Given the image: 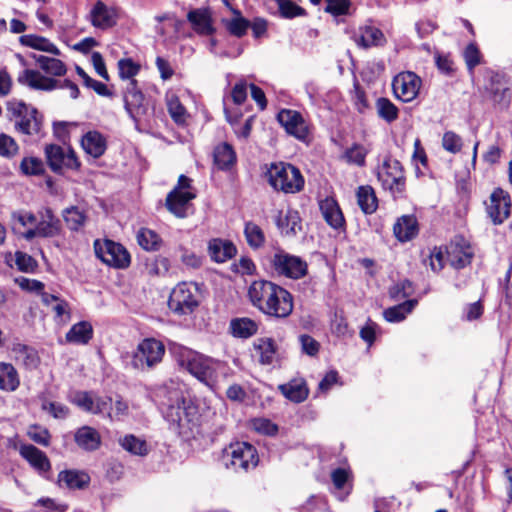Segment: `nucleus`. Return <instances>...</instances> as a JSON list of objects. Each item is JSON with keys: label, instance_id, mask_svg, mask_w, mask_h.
I'll return each instance as SVG.
<instances>
[{"label": "nucleus", "instance_id": "ddd939ff", "mask_svg": "<svg viewBox=\"0 0 512 512\" xmlns=\"http://www.w3.org/2000/svg\"><path fill=\"white\" fill-rule=\"evenodd\" d=\"M45 156L50 169L60 173L63 169L77 170L80 161L73 149L50 144L45 147Z\"/></svg>", "mask_w": 512, "mask_h": 512}, {"label": "nucleus", "instance_id": "a19ab883", "mask_svg": "<svg viewBox=\"0 0 512 512\" xmlns=\"http://www.w3.org/2000/svg\"><path fill=\"white\" fill-rule=\"evenodd\" d=\"M260 362L262 364L275 366L279 363L277 346L271 338H262L258 343Z\"/></svg>", "mask_w": 512, "mask_h": 512}, {"label": "nucleus", "instance_id": "7c9ffc66", "mask_svg": "<svg viewBox=\"0 0 512 512\" xmlns=\"http://www.w3.org/2000/svg\"><path fill=\"white\" fill-rule=\"evenodd\" d=\"M209 254L215 262L223 263L236 254V247L230 241L213 239L209 242Z\"/></svg>", "mask_w": 512, "mask_h": 512}, {"label": "nucleus", "instance_id": "a878e982", "mask_svg": "<svg viewBox=\"0 0 512 512\" xmlns=\"http://www.w3.org/2000/svg\"><path fill=\"white\" fill-rule=\"evenodd\" d=\"M20 454L40 474L47 473L51 469V463L46 454L33 445L21 446Z\"/></svg>", "mask_w": 512, "mask_h": 512}, {"label": "nucleus", "instance_id": "6e6552de", "mask_svg": "<svg viewBox=\"0 0 512 512\" xmlns=\"http://www.w3.org/2000/svg\"><path fill=\"white\" fill-rule=\"evenodd\" d=\"M255 455L256 449L253 445L248 442H236L223 451L222 461L227 468L247 472L256 467Z\"/></svg>", "mask_w": 512, "mask_h": 512}, {"label": "nucleus", "instance_id": "774afa93", "mask_svg": "<svg viewBox=\"0 0 512 512\" xmlns=\"http://www.w3.org/2000/svg\"><path fill=\"white\" fill-rule=\"evenodd\" d=\"M377 328L378 325L371 320H369L367 324L361 328L360 337L368 344V346H371L374 343Z\"/></svg>", "mask_w": 512, "mask_h": 512}, {"label": "nucleus", "instance_id": "cd10ccee", "mask_svg": "<svg viewBox=\"0 0 512 512\" xmlns=\"http://www.w3.org/2000/svg\"><path fill=\"white\" fill-rule=\"evenodd\" d=\"M74 440L78 447L85 451H95L101 445L99 432L90 426H82L77 429Z\"/></svg>", "mask_w": 512, "mask_h": 512}, {"label": "nucleus", "instance_id": "393cba45", "mask_svg": "<svg viewBox=\"0 0 512 512\" xmlns=\"http://www.w3.org/2000/svg\"><path fill=\"white\" fill-rule=\"evenodd\" d=\"M418 221L414 215H403L397 219L393 226L394 236L400 242L412 240L418 234Z\"/></svg>", "mask_w": 512, "mask_h": 512}, {"label": "nucleus", "instance_id": "4468645a", "mask_svg": "<svg viewBox=\"0 0 512 512\" xmlns=\"http://www.w3.org/2000/svg\"><path fill=\"white\" fill-rule=\"evenodd\" d=\"M277 120L288 135L304 143L310 141L308 124L300 112L292 109H282L277 114Z\"/></svg>", "mask_w": 512, "mask_h": 512}, {"label": "nucleus", "instance_id": "423d86ee", "mask_svg": "<svg viewBox=\"0 0 512 512\" xmlns=\"http://www.w3.org/2000/svg\"><path fill=\"white\" fill-rule=\"evenodd\" d=\"M199 287L197 283H179L170 293L169 309L176 315H189L199 306Z\"/></svg>", "mask_w": 512, "mask_h": 512}, {"label": "nucleus", "instance_id": "69168bd1", "mask_svg": "<svg viewBox=\"0 0 512 512\" xmlns=\"http://www.w3.org/2000/svg\"><path fill=\"white\" fill-rule=\"evenodd\" d=\"M484 312V307L481 300L466 305L464 308V317L467 321H474L479 319Z\"/></svg>", "mask_w": 512, "mask_h": 512}, {"label": "nucleus", "instance_id": "09e8293b", "mask_svg": "<svg viewBox=\"0 0 512 512\" xmlns=\"http://www.w3.org/2000/svg\"><path fill=\"white\" fill-rule=\"evenodd\" d=\"M20 170L24 175H42L45 171L41 159L36 157H24L20 163Z\"/></svg>", "mask_w": 512, "mask_h": 512}, {"label": "nucleus", "instance_id": "1a4fd4ad", "mask_svg": "<svg viewBox=\"0 0 512 512\" xmlns=\"http://www.w3.org/2000/svg\"><path fill=\"white\" fill-rule=\"evenodd\" d=\"M164 354L165 346L161 341L146 338L138 344L133 353L131 364L135 369L148 370L160 363Z\"/></svg>", "mask_w": 512, "mask_h": 512}, {"label": "nucleus", "instance_id": "79ce46f5", "mask_svg": "<svg viewBox=\"0 0 512 512\" xmlns=\"http://www.w3.org/2000/svg\"><path fill=\"white\" fill-rule=\"evenodd\" d=\"M19 385V379L15 368L8 363H0V389L13 391Z\"/></svg>", "mask_w": 512, "mask_h": 512}, {"label": "nucleus", "instance_id": "9d476101", "mask_svg": "<svg viewBox=\"0 0 512 512\" xmlns=\"http://www.w3.org/2000/svg\"><path fill=\"white\" fill-rule=\"evenodd\" d=\"M94 251L96 257L110 267L124 269L130 265V254L120 243L109 239H97L94 241Z\"/></svg>", "mask_w": 512, "mask_h": 512}, {"label": "nucleus", "instance_id": "c9c22d12", "mask_svg": "<svg viewBox=\"0 0 512 512\" xmlns=\"http://www.w3.org/2000/svg\"><path fill=\"white\" fill-rule=\"evenodd\" d=\"M229 331L235 338L247 339L256 333V323L250 318H234L230 321Z\"/></svg>", "mask_w": 512, "mask_h": 512}, {"label": "nucleus", "instance_id": "f704fd0d", "mask_svg": "<svg viewBox=\"0 0 512 512\" xmlns=\"http://www.w3.org/2000/svg\"><path fill=\"white\" fill-rule=\"evenodd\" d=\"M356 196L357 203L364 214H372L377 210L378 200L371 186H360Z\"/></svg>", "mask_w": 512, "mask_h": 512}, {"label": "nucleus", "instance_id": "0eeeda50", "mask_svg": "<svg viewBox=\"0 0 512 512\" xmlns=\"http://www.w3.org/2000/svg\"><path fill=\"white\" fill-rule=\"evenodd\" d=\"M7 111L15 118V128L25 135H36L40 132L42 118L34 107L28 106L25 102L11 99L7 102Z\"/></svg>", "mask_w": 512, "mask_h": 512}, {"label": "nucleus", "instance_id": "37998d69", "mask_svg": "<svg viewBox=\"0 0 512 512\" xmlns=\"http://www.w3.org/2000/svg\"><path fill=\"white\" fill-rule=\"evenodd\" d=\"M368 153V149H366L363 145L359 143H354L351 147L346 149L342 158L345 159V161L348 164L363 167L365 166L366 156L368 155Z\"/></svg>", "mask_w": 512, "mask_h": 512}, {"label": "nucleus", "instance_id": "4d7b16f0", "mask_svg": "<svg viewBox=\"0 0 512 512\" xmlns=\"http://www.w3.org/2000/svg\"><path fill=\"white\" fill-rule=\"evenodd\" d=\"M15 263L17 268L25 273L34 272L37 268L36 260L32 256L21 251H17L15 253Z\"/></svg>", "mask_w": 512, "mask_h": 512}, {"label": "nucleus", "instance_id": "a18cd8bd", "mask_svg": "<svg viewBox=\"0 0 512 512\" xmlns=\"http://www.w3.org/2000/svg\"><path fill=\"white\" fill-rule=\"evenodd\" d=\"M118 70L119 76L125 82V85L130 81L137 83L134 77L140 72V65L131 58L120 59L118 61Z\"/></svg>", "mask_w": 512, "mask_h": 512}, {"label": "nucleus", "instance_id": "c03bdc74", "mask_svg": "<svg viewBox=\"0 0 512 512\" xmlns=\"http://www.w3.org/2000/svg\"><path fill=\"white\" fill-rule=\"evenodd\" d=\"M120 445L124 450L134 455L144 456L148 453V446L146 441L132 434L121 438Z\"/></svg>", "mask_w": 512, "mask_h": 512}, {"label": "nucleus", "instance_id": "4c0bfd02", "mask_svg": "<svg viewBox=\"0 0 512 512\" xmlns=\"http://www.w3.org/2000/svg\"><path fill=\"white\" fill-rule=\"evenodd\" d=\"M214 164L220 170L229 169L236 161L235 152L228 143H222L215 147L214 153Z\"/></svg>", "mask_w": 512, "mask_h": 512}, {"label": "nucleus", "instance_id": "a211bd4d", "mask_svg": "<svg viewBox=\"0 0 512 512\" xmlns=\"http://www.w3.org/2000/svg\"><path fill=\"white\" fill-rule=\"evenodd\" d=\"M474 257V251L469 244L452 241L446 248V258L450 266L459 270L468 266Z\"/></svg>", "mask_w": 512, "mask_h": 512}, {"label": "nucleus", "instance_id": "39448f33", "mask_svg": "<svg viewBox=\"0 0 512 512\" xmlns=\"http://www.w3.org/2000/svg\"><path fill=\"white\" fill-rule=\"evenodd\" d=\"M268 183L277 191L297 193L304 187V178L300 170L290 163H272L264 173Z\"/></svg>", "mask_w": 512, "mask_h": 512}, {"label": "nucleus", "instance_id": "b1692460", "mask_svg": "<svg viewBox=\"0 0 512 512\" xmlns=\"http://www.w3.org/2000/svg\"><path fill=\"white\" fill-rule=\"evenodd\" d=\"M90 476L85 471L67 469L58 474V485L68 489H85L90 484Z\"/></svg>", "mask_w": 512, "mask_h": 512}, {"label": "nucleus", "instance_id": "c756f323", "mask_svg": "<svg viewBox=\"0 0 512 512\" xmlns=\"http://www.w3.org/2000/svg\"><path fill=\"white\" fill-rule=\"evenodd\" d=\"M279 390L294 403H301L305 401L309 395V389L306 386L304 379H292L288 383L279 385Z\"/></svg>", "mask_w": 512, "mask_h": 512}, {"label": "nucleus", "instance_id": "f03ea898", "mask_svg": "<svg viewBox=\"0 0 512 512\" xmlns=\"http://www.w3.org/2000/svg\"><path fill=\"white\" fill-rule=\"evenodd\" d=\"M171 353L181 367L208 387H213L219 367L217 360L180 344H174Z\"/></svg>", "mask_w": 512, "mask_h": 512}, {"label": "nucleus", "instance_id": "864d4df0", "mask_svg": "<svg viewBox=\"0 0 512 512\" xmlns=\"http://www.w3.org/2000/svg\"><path fill=\"white\" fill-rule=\"evenodd\" d=\"M19 146L14 138L1 133L0 134V156L5 158H12L18 154Z\"/></svg>", "mask_w": 512, "mask_h": 512}, {"label": "nucleus", "instance_id": "338daca9", "mask_svg": "<svg viewBox=\"0 0 512 512\" xmlns=\"http://www.w3.org/2000/svg\"><path fill=\"white\" fill-rule=\"evenodd\" d=\"M168 111L170 116L176 123H182L185 121L186 110L177 99L171 100L168 103Z\"/></svg>", "mask_w": 512, "mask_h": 512}, {"label": "nucleus", "instance_id": "58836bf2", "mask_svg": "<svg viewBox=\"0 0 512 512\" xmlns=\"http://www.w3.org/2000/svg\"><path fill=\"white\" fill-rule=\"evenodd\" d=\"M37 65L46 74L51 76H63L67 72L66 65L57 58L47 57L43 55H33Z\"/></svg>", "mask_w": 512, "mask_h": 512}, {"label": "nucleus", "instance_id": "412c9836", "mask_svg": "<svg viewBox=\"0 0 512 512\" xmlns=\"http://www.w3.org/2000/svg\"><path fill=\"white\" fill-rule=\"evenodd\" d=\"M90 20L94 27L106 30L116 24V13L102 1H97L90 11Z\"/></svg>", "mask_w": 512, "mask_h": 512}, {"label": "nucleus", "instance_id": "ea45409f", "mask_svg": "<svg viewBox=\"0 0 512 512\" xmlns=\"http://www.w3.org/2000/svg\"><path fill=\"white\" fill-rule=\"evenodd\" d=\"M375 108L378 117L388 124L393 123L399 117L398 107L386 97L377 98Z\"/></svg>", "mask_w": 512, "mask_h": 512}, {"label": "nucleus", "instance_id": "680f3d73", "mask_svg": "<svg viewBox=\"0 0 512 512\" xmlns=\"http://www.w3.org/2000/svg\"><path fill=\"white\" fill-rule=\"evenodd\" d=\"M302 352L309 356H316L320 349V344L312 336L302 334L299 336Z\"/></svg>", "mask_w": 512, "mask_h": 512}, {"label": "nucleus", "instance_id": "4be33fe9", "mask_svg": "<svg viewBox=\"0 0 512 512\" xmlns=\"http://www.w3.org/2000/svg\"><path fill=\"white\" fill-rule=\"evenodd\" d=\"M194 193H178V190H171L165 201L167 210L178 218L187 216L189 202L194 199Z\"/></svg>", "mask_w": 512, "mask_h": 512}, {"label": "nucleus", "instance_id": "052dcab7", "mask_svg": "<svg viewBox=\"0 0 512 512\" xmlns=\"http://www.w3.org/2000/svg\"><path fill=\"white\" fill-rule=\"evenodd\" d=\"M464 59L470 71H472L481 62V54L474 43H470L464 51Z\"/></svg>", "mask_w": 512, "mask_h": 512}, {"label": "nucleus", "instance_id": "9b49d317", "mask_svg": "<svg viewBox=\"0 0 512 512\" xmlns=\"http://www.w3.org/2000/svg\"><path fill=\"white\" fill-rule=\"evenodd\" d=\"M377 178L385 190H389L395 197L401 196L405 191V176L399 160L387 156L382 167L377 171Z\"/></svg>", "mask_w": 512, "mask_h": 512}, {"label": "nucleus", "instance_id": "bf43d9fd", "mask_svg": "<svg viewBox=\"0 0 512 512\" xmlns=\"http://www.w3.org/2000/svg\"><path fill=\"white\" fill-rule=\"evenodd\" d=\"M331 330L332 333L339 337L351 335L345 317L342 314H338L337 312L334 314V317L331 320Z\"/></svg>", "mask_w": 512, "mask_h": 512}, {"label": "nucleus", "instance_id": "49530a36", "mask_svg": "<svg viewBox=\"0 0 512 512\" xmlns=\"http://www.w3.org/2000/svg\"><path fill=\"white\" fill-rule=\"evenodd\" d=\"M277 6L279 15L285 19H293L296 17L305 16L306 10L301 6L294 3L292 0H273Z\"/></svg>", "mask_w": 512, "mask_h": 512}, {"label": "nucleus", "instance_id": "7ed1b4c3", "mask_svg": "<svg viewBox=\"0 0 512 512\" xmlns=\"http://www.w3.org/2000/svg\"><path fill=\"white\" fill-rule=\"evenodd\" d=\"M258 309L267 315L285 318L293 310V297L283 287L270 281H261Z\"/></svg>", "mask_w": 512, "mask_h": 512}, {"label": "nucleus", "instance_id": "f8f14e48", "mask_svg": "<svg viewBox=\"0 0 512 512\" xmlns=\"http://www.w3.org/2000/svg\"><path fill=\"white\" fill-rule=\"evenodd\" d=\"M272 268L279 274L291 279L303 278L308 272V265L301 257L289 254L278 248L270 258Z\"/></svg>", "mask_w": 512, "mask_h": 512}, {"label": "nucleus", "instance_id": "bb28decb", "mask_svg": "<svg viewBox=\"0 0 512 512\" xmlns=\"http://www.w3.org/2000/svg\"><path fill=\"white\" fill-rule=\"evenodd\" d=\"M384 33L375 26L366 25L359 28V35L355 36V42L359 47L368 49L370 47L384 46L386 44Z\"/></svg>", "mask_w": 512, "mask_h": 512}, {"label": "nucleus", "instance_id": "5fc2aeb1", "mask_svg": "<svg viewBox=\"0 0 512 512\" xmlns=\"http://www.w3.org/2000/svg\"><path fill=\"white\" fill-rule=\"evenodd\" d=\"M463 146L461 137L453 131H446L442 137V147L452 154L461 151Z\"/></svg>", "mask_w": 512, "mask_h": 512}, {"label": "nucleus", "instance_id": "20e7f679", "mask_svg": "<svg viewBox=\"0 0 512 512\" xmlns=\"http://www.w3.org/2000/svg\"><path fill=\"white\" fill-rule=\"evenodd\" d=\"M123 101L124 108L137 129L149 125L155 113L154 101L142 93L138 83L130 81L124 85Z\"/></svg>", "mask_w": 512, "mask_h": 512}, {"label": "nucleus", "instance_id": "603ef678", "mask_svg": "<svg viewBox=\"0 0 512 512\" xmlns=\"http://www.w3.org/2000/svg\"><path fill=\"white\" fill-rule=\"evenodd\" d=\"M70 401L85 412L92 413L94 395L87 391H76Z\"/></svg>", "mask_w": 512, "mask_h": 512}, {"label": "nucleus", "instance_id": "aec40b11", "mask_svg": "<svg viewBox=\"0 0 512 512\" xmlns=\"http://www.w3.org/2000/svg\"><path fill=\"white\" fill-rule=\"evenodd\" d=\"M321 214L326 223L338 231L346 230V221L337 201L332 197H326L319 202Z\"/></svg>", "mask_w": 512, "mask_h": 512}, {"label": "nucleus", "instance_id": "6e6d98bb", "mask_svg": "<svg viewBox=\"0 0 512 512\" xmlns=\"http://www.w3.org/2000/svg\"><path fill=\"white\" fill-rule=\"evenodd\" d=\"M325 12L334 17L344 16L349 14L351 1L350 0H326Z\"/></svg>", "mask_w": 512, "mask_h": 512}, {"label": "nucleus", "instance_id": "de8ad7c7", "mask_svg": "<svg viewBox=\"0 0 512 512\" xmlns=\"http://www.w3.org/2000/svg\"><path fill=\"white\" fill-rule=\"evenodd\" d=\"M63 218L68 228L73 231H78L86 221L85 213L76 206L66 208Z\"/></svg>", "mask_w": 512, "mask_h": 512}, {"label": "nucleus", "instance_id": "8fccbe9b", "mask_svg": "<svg viewBox=\"0 0 512 512\" xmlns=\"http://www.w3.org/2000/svg\"><path fill=\"white\" fill-rule=\"evenodd\" d=\"M137 240L139 245L145 250H156L159 245L160 238L154 231L142 228L138 232Z\"/></svg>", "mask_w": 512, "mask_h": 512}, {"label": "nucleus", "instance_id": "c85d7f7f", "mask_svg": "<svg viewBox=\"0 0 512 512\" xmlns=\"http://www.w3.org/2000/svg\"><path fill=\"white\" fill-rule=\"evenodd\" d=\"M83 150L93 158H99L106 151V139L98 131H89L81 139Z\"/></svg>", "mask_w": 512, "mask_h": 512}, {"label": "nucleus", "instance_id": "3c124183", "mask_svg": "<svg viewBox=\"0 0 512 512\" xmlns=\"http://www.w3.org/2000/svg\"><path fill=\"white\" fill-rule=\"evenodd\" d=\"M76 72L82 78L83 84L86 87L93 89L98 95H100V96H110L111 95L107 86L104 83L91 78L80 66H76Z\"/></svg>", "mask_w": 512, "mask_h": 512}, {"label": "nucleus", "instance_id": "f3484780", "mask_svg": "<svg viewBox=\"0 0 512 512\" xmlns=\"http://www.w3.org/2000/svg\"><path fill=\"white\" fill-rule=\"evenodd\" d=\"M273 221L282 236L295 237L302 230V219L297 210H277Z\"/></svg>", "mask_w": 512, "mask_h": 512}, {"label": "nucleus", "instance_id": "473e14b6", "mask_svg": "<svg viewBox=\"0 0 512 512\" xmlns=\"http://www.w3.org/2000/svg\"><path fill=\"white\" fill-rule=\"evenodd\" d=\"M416 299H409L395 306L389 307L383 311V316L387 322L397 323L403 321L406 316L412 312L417 305Z\"/></svg>", "mask_w": 512, "mask_h": 512}, {"label": "nucleus", "instance_id": "13d9d810", "mask_svg": "<svg viewBox=\"0 0 512 512\" xmlns=\"http://www.w3.org/2000/svg\"><path fill=\"white\" fill-rule=\"evenodd\" d=\"M412 292V282L405 279L389 289V295L394 300L408 297Z\"/></svg>", "mask_w": 512, "mask_h": 512}, {"label": "nucleus", "instance_id": "6ab92c4d", "mask_svg": "<svg viewBox=\"0 0 512 512\" xmlns=\"http://www.w3.org/2000/svg\"><path fill=\"white\" fill-rule=\"evenodd\" d=\"M17 81L34 90L53 91L58 89V80L41 74L38 70L25 69L17 77Z\"/></svg>", "mask_w": 512, "mask_h": 512}, {"label": "nucleus", "instance_id": "5701e85b", "mask_svg": "<svg viewBox=\"0 0 512 512\" xmlns=\"http://www.w3.org/2000/svg\"><path fill=\"white\" fill-rule=\"evenodd\" d=\"M187 20L198 34L211 35L214 32L212 13L209 8H197L189 11Z\"/></svg>", "mask_w": 512, "mask_h": 512}, {"label": "nucleus", "instance_id": "e2e57ef3", "mask_svg": "<svg viewBox=\"0 0 512 512\" xmlns=\"http://www.w3.org/2000/svg\"><path fill=\"white\" fill-rule=\"evenodd\" d=\"M28 436L31 440L34 442L43 445L48 446L50 442V434L47 429L42 428L40 426H32L28 430Z\"/></svg>", "mask_w": 512, "mask_h": 512}, {"label": "nucleus", "instance_id": "2f4dec72", "mask_svg": "<svg viewBox=\"0 0 512 512\" xmlns=\"http://www.w3.org/2000/svg\"><path fill=\"white\" fill-rule=\"evenodd\" d=\"M93 337V328L88 321L74 324L66 334V341L73 344H87Z\"/></svg>", "mask_w": 512, "mask_h": 512}, {"label": "nucleus", "instance_id": "2eb2a0df", "mask_svg": "<svg viewBox=\"0 0 512 512\" xmlns=\"http://www.w3.org/2000/svg\"><path fill=\"white\" fill-rule=\"evenodd\" d=\"M420 85L421 79L414 72L400 73L392 82L394 95L403 102L414 100L419 93Z\"/></svg>", "mask_w": 512, "mask_h": 512}, {"label": "nucleus", "instance_id": "0e129e2a", "mask_svg": "<svg viewBox=\"0 0 512 512\" xmlns=\"http://www.w3.org/2000/svg\"><path fill=\"white\" fill-rule=\"evenodd\" d=\"M39 237L50 238L60 233V225L46 221H39L36 226Z\"/></svg>", "mask_w": 512, "mask_h": 512}, {"label": "nucleus", "instance_id": "72a5a7b5", "mask_svg": "<svg viewBox=\"0 0 512 512\" xmlns=\"http://www.w3.org/2000/svg\"><path fill=\"white\" fill-rule=\"evenodd\" d=\"M231 10L233 12L232 16L229 18H223L222 24L230 35L240 38L246 34L250 27V23L238 10Z\"/></svg>", "mask_w": 512, "mask_h": 512}, {"label": "nucleus", "instance_id": "f257e3e1", "mask_svg": "<svg viewBox=\"0 0 512 512\" xmlns=\"http://www.w3.org/2000/svg\"><path fill=\"white\" fill-rule=\"evenodd\" d=\"M156 401L164 419L171 428L181 432L190 429L197 408L184 395L182 385L174 380H169L159 386L155 392Z\"/></svg>", "mask_w": 512, "mask_h": 512}, {"label": "nucleus", "instance_id": "e433bc0d", "mask_svg": "<svg viewBox=\"0 0 512 512\" xmlns=\"http://www.w3.org/2000/svg\"><path fill=\"white\" fill-rule=\"evenodd\" d=\"M20 43L23 46L30 47L36 50L44 51L51 53L53 55H59L60 50L54 45L52 42H50L47 38L34 35V34H27L22 35L19 38Z\"/></svg>", "mask_w": 512, "mask_h": 512}, {"label": "nucleus", "instance_id": "dca6fc26", "mask_svg": "<svg viewBox=\"0 0 512 512\" xmlns=\"http://www.w3.org/2000/svg\"><path fill=\"white\" fill-rule=\"evenodd\" d=\"M511 198L508 192L496 188L490 195L487 214L494 225L502 224L510 215Z\"/></svg>", "mask_w": 512, "mask_h": 512}]
</instances>
